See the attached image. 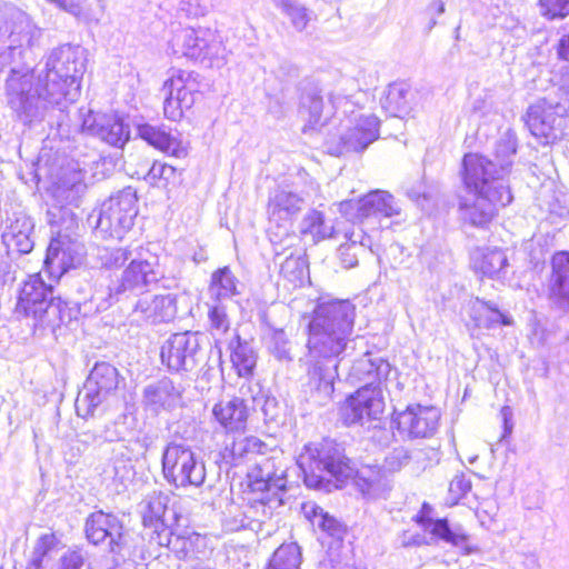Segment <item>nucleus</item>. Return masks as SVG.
<instances>
[{"label":"nucleus","mask_w":569,"mask_h":569,"mask_svg":"<svg viewBox=\"0 0 569 569\" xmlns=\"http://www.w3.org/2000/svg\"><path fill=\"white\" fill-rule=\"evenodd\" d=\"M86 61L82 47L60 46L50 52L44 69L37 74L36 84L32 69L12 67L6 81L8 106L24 123L43 119L53 107L63 111L80 94Z\"/></svg>","instance_id":"obj_1"},{"label":"nucleus","mask_w":569,"mask_h":569,"mask_svg":"<svg viewBox=\"0 0 569 569\" xmlns=\"http://www.w3.org/2000/svg\"><path fill=\"white\" fill-rule=\"evenodd\" d=\"M517 151L516 138L507 133L496 146L495 160L468 153L462 160V180L468 193L460 197L459 210L465 222L486 228L500 208L512 201L506 178Z\"/></svg>","instance_id":"obj_2"},{"label":"nucleus","mask_w":569,"mask_h":569,"mask_svg":"<svg viewBox=\"0 0 569 569\" xmlns=\"http://www.w3.org/2000/svg\"><path fill=\"white\" fill-rule=\"evenodd\" d=\"M353 320L355 306L348 300L322 302L313 309L308 339L313 363L309 376L315 387L326 395L333 391V382L338 377V358L350 340Z\"/></svg>","instance_id":"obj_3"},{"label":"nucleus","mask_w":569,"mask_h":569,"mask_svg":"<svg viewBox=\"0 0 569 569\" xmlns=\"http://www.w3.org/2000/svg\"><path fill=\"white\" fill-rule=\"evenodd\" d=\"M299 114L306 122L303 132L320 130L332 117L338 106H343V112H350L345 124V131L339 139L329 138L326 141L327 151L332 156L347 152H362L379 138V119L372 113H362L352 109V103L346 98L331 93L329 106H325L320 90L312 82L305 80L298 87Z\"/></svg>","instance_id":"obj_4"},{"label":"nucleus","mask_w":569,"mask_h":569,"mask_svg":"<svg viewBox=\"0 0 569 569\" xmlns=\"http://www.w3.org/2000/svg\"><path fill=\"white\" fill-rule=\"evenodd\" d=\"M297 467L303 473L308 487H317L326 472L339 482L355 473V483L362 495L375 497L386 486L385 476L378 467H362L355 472L351 461L345 455V448L332 439H323L318 443H310L297 458Z\"/></svg>","instance_id":"obj_5"},{"label":"nucleus","mask_w":569,"mask_h":569,"mask_svg":"<svg viewBox=\"0 0 569 569\" xmlns=\"http://www.w3.org/2000/svg\"><path fill=\"white\" fill-rule=\"evenodd\" d=\"M161 278L159 257L149 247L139 244L121 272H104L96 279L91 300L98 311L107 310L113 303L149 292Z\"/></svg>","instance_id":"obj_6"},{"label":"nucleus","mask_w":569,"mask_h":569,"mask_svg":"<svg viewBox=\"0 0 569 569\" xmlns=\"http://www.w3.org/2000/svg\"><path fill=\"white\" fill-rule=\"evenodd\" d=\"M42 271L28 277L21 284L14 312L31 317L34 326L48 328L52 332L61 326H69L78 319L77 303H70L56 296L53 284L46 283Z\"/></svg>","instance_id":"obj_7"},{"label":"nucleus","mask_w":569,"mask_h":569,"mask_svg":"<svg viewBox=\"0 0 569 569\" xmlns=\"http://www.w3.org/2000/svg\"><path fill=\"white\" fill-rule=\"evenodd\" d=\"M50 214L53 218L59 217V220H51V223L61 228L58 236L52 238L48 246L42 272L50 280L58 281L69 269L81 262L82 247L68 234L61 233L62 229L69 231L77 227V218L71 209L61 207L58 209V213L50 212Z\"/></svg>","instance_id":"obj_8"},{"label":"nucleus","mask_w":569,"mask_h":569,"mask_svg":"<svg viewBox=\"0 0 569 569\" xmlns=\"http://www.w3.org/2000/svg\"><path fill=\"white\" fill-rule=\"evenodd\" d=\"M300 232L303 236H310L313 242L337 237L340 229L326 224L323 216L319 211H311L301 222ZM342 242L338 248V257L343 268L349 269L358 264V254L365 247L370 246V238L363 230L353 226L345 228L342 231Z\"/></svg>","instance_id":"obj_9"},{"label":"nucleus","mask_w":569,"mask_h":569,"mask_svg":"<svg viewBox=\"0 0 569 569\" xmlns=\"http://www.w3.org/2000/svg\"><path fill=\"white\" fill-rule=\"evenodd\" d=\"M526 124L532 136L542 139L546 144L561 139L569 128V99H540L529 107Z\"/></svg>","instance_id":"obj_10"},{"label":"nucleus","mask_w":569,"mask_h":569,"mask_svg":"<svg viewBox=\"0 0 569 569\" xmlns=\"http://www.w3.org/2000/svg\"><path fill=\"white\" fill-rule=\"evenodd\" d=\"M120 381V373L114 366L104 361L97 362L76 399L78 416H92L99 406L116 395Z\"/></svg>","instance_id":"obj_11"},{"label":"nucleus","mask_w":569,"mask_h":569,"mask_svg":"<svg viewBox=\"0 0 569 569\" xmlns=\"http://www.w3.org/2000/svg\"><path fill=\"white\" fill-rule=\"evenodd\" d=\"M137 213L136 191L128 187L101 204L96 230L104 238L121 239L123 233L132 227Z\"/></svg>","instance_id":"obj_12"},{"label":"nucleus","mask_w":569,"mask_h":569,"mask_svg":"<svg viewBox=\"0 0 569 569\" xmlns=\"http://www.w3.org/2000/svg\"><path fill=\"white\" fill-rule=\"evenodd\" d=\"M162 471L168 482L176 487H200L206 480L204 463L190 447L171 442L162 453Z\"/></svg>","instance_id":"obj_13"},{"label":"nucleus","mask_w":569,"mask_h":569,"mask_svg":"<svg viewBox=\"0 0 569 569\" xmlns=\"http://www.w3.org/2000/svg\"><path fill=\"white\" fill-rule=\"evenodd\" d=\"M84 532L89 542L102 545L114 557L124 558L130 548V533L122 520L113 513L102 510L88 516Z\"/></svg>","instance_id":"obj_14"},{"label":"nucleus","mask_w":569,"mask_h":569,"mask_svg":"<svg viewBox=\"0 0 569 569\" xmlns=\"http://www.w3.org/2000/svg\"><path fill=\"white\" fill-rule=\"evenodd\" d=\"M206 345L198 331L173 333L161 347V361L172 372L192 371L203 360Z\"/></svg>","instance_id":"obj_15"},{"label":"nucleus","mask_w":569,"mask_h":569,"mask_svg":"<svg viewBox=\"0 0 569 569\" xmlns=\"http://www.w3.org/2000/svg\"><path fill=\"white\" fill-rule=\"evenodd\" d=\"M244 388V386L240 387V396L222 399L212 408L214 420L228 437L246 431L249 417L256 410L258 393H261V389L258 385L248 386L247 391Z\"/></svg>","instance_id":"obj_16"},{"label":"nucleus","mask_w":569,"mask_h":569,"mask_svg":"<svg viewBox=\"0 0 569 569\" xmlns=\"http://www.w3.org/2000/svg\"><path fill=\"white\" fill-rule=\"evenodd\" d=\"M169 47L174 56L203 61L219 56L221 42L210 29L183 28L173 34Z\"/></svg>","instance_id":"obj_17"},{"label":"nucleus","mask_w":569,"mask_h":569,"mask_svg":"<svg viewBox=\"0 0 569 569\" xmlns=\"http://www.w3.org/2000/svg\"><path fill=\"white\" fill-rule=\"evenodd\" d=\"M382 390L378 386H362L351 395L340 408V416L346 426L360 425L377 420L383 412Z\"/></svg>","instance_id":"obj_18"},{"label":"nucleus","mask_w":569,"mask_h":569,"mask_svg":"<svg viewBox=\"0 0 569 569\" xmlns=\"http://www.w3.org/2000/svg\"><path fill=\"white\" fill-rule=\"evenodd\" d=\"M440 411L436 407L409 406L395 418L398 432L408 439L430 438L439 426Z\"/></svg>","instance_id":"obj_19"},{"label":"nucleus","mask_w":569,"mask_h":569,"mask_svg":"<svg viewBox=\"0 0 569 569\" xmlns=\"http://www.w3.org/2000/svg\"><path fill=\"white\" fill-rule=\"evenodd\" d=\"M82 130L116 148H122L130 138L128 124L113 113H93L89 110L82 120Z\"/></svg>","instance_id":"obj_20"},{"label":"nucleus","mask_w":569,"mask_h":569,"mask_svg":"<svg viewBox=\"0 0 569 569\" xmlns=\"http://www.w3.org/2000/svg\"><path fill=\"white\" fill-rule=\"evenodd\" d=\"M33 219L23 210L7 213L1 234L2 243L8 250H14L20 254L32 251L36 242Z\"/></svg>","instance_id":"obj_21"},{"label":"nucleus","mask_w":569,"mask_h":569,"mask_svg":"<svg viewBox=\"0 0 569 569\" xmlns=\"http://www.w3.org/2000/svg\"><path fill=\"white\" fill-rule=\"evenodd\" d=\"M186 76L189 77L184 71H173L172 76L163 83V112L169 120H179L183 110L190 109L194 103V93L187 87Z\"/></svg>","instance_id":"obj_22"},{"label":"nucleus","mask_w":569,"mask_h":569,"mask_svg":"<svg viewBox=\"0 0 569 569\" xmlns=\"http://www.w3.org/2000/svg\"><path fill=\"white\" fill-rule=\"evenodd\" d=\"M283 198L280 194H276L270 199L268 206V226H267V236L270 241L273 251V260L269 266L270 271H277L279 277H281L282 271L284 270V257L282 256L284 252V207H283Z\"/></svg>","instance_id":"obj_23"},{"label":"nucleus","mask_w":569,"mask_h":569,"mask_svg":"<svg viewBox=\"0 0 569 569\" xmlns=\"http://www.w3.org/2000/svg\"><path fill=\"white\" fill-rule=\"evenodd\" d=\"M132 315L150 323L170 322L177 316V298L171 293L140 297L132 307Z\"/></svg>","instance_id":"obj_24"},{"label":"nucleus","mask_w":569,"mask_h":569,"mask_svg":"<svg viewBox=\"0 0 569 569\" xmlns=\"http://www.w3.org/2000/svg\"><path fill=\"white\" fill-rule=\"evenodd\" d=\"M549 299L558 308L569 310V252H557L551 259Z\"/></svg>","instance_id":"obj_25"},{"label":"nucleus","mask_w":569,"mask_h":569,"mask_svg":"<svg viewBox=\"0 0 569 569\" xmlns=\"http://www.w3.org/2000/svg\"><path fill=\"white\" fill-rule=\"evenodd\" d=\"M360 218H393L401 214V207L388 191L375 190L365 196L358 207Z\"/></svg>","instance_id":"obj_26"},{"label":"nucleus","mask_w":569,"mask_h":569,"mask_svg":"<svg viewBox=\"0 0 569 569\" xmlns=\"http://www.w3.org/2000/svg\"><path fill=\"white\" fill-rule=\"evenodd\" d=\"M390 373L391 366L387 360L367 352L355 361L350 377L359 382H365V386L372 383V386L380 387V382L387 380Z\"/></svg>","instance_id":"obj_27"},{"label":"nucleus","mask_w":569,"mask_h":569,"mask_svg":"<svg viewBox=\"0 0 569 569\" xmlns=\"http://www.w3.org/2000/svg\"><path fill=\"white\" fill-rule=\"evenodd\" d=\"M180 399V388L176 387L168 378L149 383L143 389V402L154 411L159 409H171L178 405Z\"/></svg>","instance_id":"obj_28"},{"label":"nucleus","mask_w":569,"mask_h":569,"mask_svg":"<svg viewBox=\"0 0 569 569\" xmlns=\"http://www.w3.org/2000/svg\"><path fill=\"white\" fill-rule=\"evenodd\" d=\"M263 340L268 350L278 359L284 357V331L281 306L271 305L263 313Z\"/></svg>","instance_id":"obj_29"},{"label":"nucleus","mask_w":569,"mask_h":569,"mask_svg":"<svg viewBox=\"0 0 569 569\" xmlns=\"http://www.w3.org/2000/svg\"><path fill=\"white\" fill-rule=\"evenodd\" d=\"M138 134L148 144L177 158L186 154L181 142L160 127L148 123L138 126Z\"/></svg>","instance_id":"obj_30"},{"label":"nucleus","mask_w":569,"mask_h":569,"mask_svg":"<svg viewBox=\"0 0 569 569\" xmlns=\"http://www.w3.org/2000/svg\"><path fill=\"white\" fill-rule=\"evenodd\" d=\"M472 264L476 271L492 278L508 266V258L499 248L477 249L472 253Z\"/></svg>","instance_id":"obj_31"},{"label":"nucleus","mask_w":569,"mask_h":569,"mask_svg":"<svg viewBox=\"0 0 569 569\" xmlns=\"http://www.w3.org/2000/svg\"><path fill=\"white\" fill-rule=\"evenodd\" d=\"M421 525L439 539L460 548L468 543L469 536L460 525H450L447 519H421Z\"/></svg>","instance_id":"obj_32"},{"label":"nucleus","mask_w":569,"mask_h":569,"mask_svg":"<svg viewBox=\"0 0 569 569\" xmlns=\"http://www.w3.org/2000/svg\"><path fill=\"white\" fill-rule=\"evenodd\" d=\"M411 90L403 82H393L388 86L381 99L382 108L393 117H400L409 110Z\"/></svg>","instance_id":"obj_33"},{"label":"nucleus","mask_w":569,"mask_h":569,"mask_svg":"<svg viewBox=\"0 0 569 569\" xmlns=\"http://www.w3.org/2000/svg\"><path fill=\"white\" fill-rule=\"evenodd\" d=\"M246 431H240L230 437V443H227L228 450L234 460L250 458L258 453H264L267 445L254 436H246Z\"/></svg>","instance_id":"obj_34"},{"label":"nucleus","mask_w":569,"mask_h":569,"mask_svg":"<svg viewBox=\"0 0 569 569\" xmlns=\"http://www.w3.org/2000/svg\"><path fill=\"white\" fill-rule=\"evenodd\" d=\"M17 18L20 20L21 29L19 31L16 29L10 31L11 44L6 50L0 51V67L9 63L16 54L20 56L22 53L21 48L24 44L31 47V26L24 14L18 13Z\"/></svg>","instance_id":"obj_35"},{"label":"nucleus","mask_w":569,"mask_h":569,"mask_svg":"<svg viewBox=\"0 0 569 569\" xmlns=\"http://www.w3.org/2000/svg\"><path fill=\"white\" fill-rule=\"evenodd\" d=\"M138 246L139 244H130L127 247H112L100 250L99 260L102 269L98 277L104 272L112 273V269L126 267V263H129L133 253L138 251Z\"/></svg>","instance_id":"obj_36"},{"label":"nucleus","mask_w":569,"mask_h":569,"mask_svg":"<svg viewBox=\"0 0 569 569\" xmlns=\"http://www.w3.org/2000/svg\"><path fill=\"white\" fill-rule=\"evenodd\" d=\"M406 196L422 210H426L438 198L439 186L435 181L420 179L406 187Z\"/></svg>","instance_id":"obj_37"},{"label":"nucleus","mask_w":569,"mask_h":569,"mask_svg":"<svg viewBox=\"0 0 569 569\" xmlns=\"http://www.w3.org/2000/svg\"><path fill=\"white\" fill-rule=\"evenodd\" d=\"M472 318L477 327L491 328L497 325H509L506 316L502 315L496 303L477 299L472 305Z\"/></svg>","instance_id":"obj_38"},{"label":"nucleus","mask_w":569,"mask_h":569,"mask_svg":"<svg viewBox=\"0 0 569 569\" xmlns=\"http://www.w3.org/2000/svg\"><path fill=\"white\" fill-rule=\"evenodd\" d=\"M169 497L153 493L142 502V518L144 526H152L156 521L166 525Z\"/></svg>","instance_id":"obj_39"},{"label":"nucleus","mask_w":569,"mask_h":569,"mask_svg":"<svg viewBox=\"0 0 569 569\" xmlns=\"http://www.w3.org/2000/svg\"><path fill=\"white\" fill-rule=\"evenodd\" d=\"M57 538L53 533H46L36 541L27 569H43L51 560L57 547Z\"/></svg>","instance_id":"obj_40"},{"label":"nucleus","mask_w":569,"mask_h":569,"mask_svg":"<svg viewBox=\"0 0 569 569\" xmlns=\"http://www.w3.org/2000/svg\"><path fill=\"white\" fill-rule=\"evenodd\" d=\"M236 278L228 267L218 269L212 273L209 292L211 297L220 300L236 293Z\"/></svg>","instance_id":"obj_41"},{"label":"nucleus","mask_w":569,"mask_h":569,"mask_svg":"<svg viewBox=\"0 0 569 569\" xmlns=\"http://www.w3.org/2000/svg\"><path fill=\"white\" fill-rule=\"evenodd\" d=\"M87 189L83 182V173L80 170H73L69 178L61 179L58 186L59 196L63 197L69 204H76Z\"/></svg>","instance_id":"obj_42"},{"label":"nucleus","mask_w":569,"mask_h":569,"mask_svg":"<svg viewBox=\"0 0 569 569\" xmlns=\"http://www.w3.org/2000/svg\"><path fill=\"white\" fill-rule=\"evenodd\" d=\"M233 368L240 377H247L252 373L256 367V355L248 343L238 342V346L231 352Z\"/></svg>","instance_id":"obj_43"},{"label":"nucleus","mask_w":569,"mask_h":569,"mask_svg":"<svg viewBox=\"0 0 569 569\" xmlns=\"http://www.w3.org/2000/svg\"><path fill=\"white\" fill-rule=\"evenodd\" d=\"M283 477V475L281 476ZM280 483L264 482L266 495L261 498L260 503L263 507V513L271 517L276 509L284 503V481L279 479Z\"/></svg>","instance_id":"obj_44"},{"label":"nucleus","mask_w":569,"mask_h":569,"mask_svg":"<svg viewBox=\"0 0 569 569\" xmlns=\"http://www.w3.org/2000/svg\"><path fill=\"white\" fill-rule=\"evenodd\" d=\"M287 269L290 270V278L287 280L293 283V288H303L310 284L309 266L303 257L287 258Z\"/></svg>","instance_id":"obj_45"},{"label":"nucleus","mask_w":569,"mask_h":569,"mask_svg":"<svg viewBox=\"0 0 569 569\" xmlns=\"http://www.w3.org/2000/svg\"><path fill=\"white\" fill-rule=\"evenodd\" d=\"M538 7L547 20H561L569 16V0H539Z\"/></svg>","instance_id":"obj_46"},{"label":"nucleus","mask_w":569,"mask_h":569,"mask_svg":"<svg viewBox=\"0 0 569 569\" xmlns=\"http://www.w3.org/2000/svg\"><path fill=\"white\" fill-rule=\"evenodd\" d=\"M261 402L266 423L282 426L284 420L279 401L274 397L261 395L260 397L258 396V402H256V406Z\"/></svg>","instance_id":"obj_47"},{"label":"nucleus","mask_w":569,"mask_h":569,"mask_svg":"<svg viewBox=\"0 0 569 569\" xmlns=\"http://www.w3.org/2000/svg\"><path fill=\"white\" fill-rule=\"evenodd\" d=\"M208 317L213 336H222L229 330L230 321L222 306L211 307Z\"/></svg>","instance_id":"obj_48"},{"label":"nucleus","mask_w":569,"mask_h":569,"mask_svg":"<svg viewBox=\"0 0 569 569\" xmlns=\"http://www.w3.org/2000/svg\"><path fill=\"white\" fill-rule=\"evenodd\" d=\"M287 17H289L292 27L297 31L305 30L312 17L311 13L302 6L291 4L287 2Z\"/></svg>","instance_id":"obj_49"},{"label":"nucleus","mask_w":569,"mask_h":569,"mask_svg":"<svg viewBox=\"0 0 569 569\" xmlns=\"http://www.w3.org/2000/svg\"><path fill=\"white\" fill-rule=\"evenodd\" d=\"M410 460V455L408 450L403 447L395 448L388 456L385 458V468L395 472L400 470L405 465H407Z\"/></svg>","instance_id":"obj_50"},{"label":"nucleus","mask_w":569,"mask_h":569,"mask_svg":"<svg viewBox=\"0 0 569 569\" xmlns=\"http://www.w3.org/2000/svg\"><path fill=\"white\" fill-rule=\"evenodd\" d=\"M84 563V558L80 551H69L60 559L59 569H81Z\"/></svg>","instance_id":"obj_51"},{"label":"nucleus","mask_w":569,"mask_h":569,"mask_svg":"<svg viewBox=\"0 0 569 569\" xmlns=\"http://www.w3.org/2000/svg\"><path fill=\"white\" fill-rule=\"evenodd\" d=\"M316 526L332 537H339L342 532L340 523L335 518L328 516V513L320 516Z\"/></svg>","instance_id":"obj_52"},{"label":"nucleus","mask_w":569,"mask_h":569,"mask_svg":"<svg viewBox=\"0 0 569 569\" xmlns=\"http://www.w3.org/2000/svg\"><path fill=\"white\" fill-rule=\"evenodd\" d=\"M301 562L302 553L298 543H287V569H300Z\"/></svg>","instance_id":"obj_53"},{"label":"nucleus","mask_w":569,"mask_h":569,"mask_svg":"<svg viewBox=\"0 0 569 569\" xmlns=\"http://www.w3.org/2000/svg\"><path fill=\"white\" fill-rule=\"evenodd\" d=\"M450 491L457 496H465L471 490V481L463 473L455 476L450 482Z\"/></svg>","instance_id":"obj_54"},{"label":"nucleus","mask_w":569,"mask_h":569,"mask_svg":"<svg viewBox=\"0 0 569 569\" xmlns=\"http://www.w3.org/2000/svg\"><path fill=\"white\" fill-rule=\"evenodd\" d=\"M493 110V101L489 93L479 97L473 101L472 111L479 116H486Z\"/></svg>","instance_id":"obj_55"},{"label":"nucleus","mask_w":569,"mask_h":569,"mask_svg":"<svg viewBox=\"0 0 569 569\" xmlns=\"http://www.w3.org/2000/svg\"><path fill=\"white\" fill-rule=\"evenodd\" d=\"M303 515L313 525H317V521H319L320 516H323L325 512L322 508L317 506L315 502H306L301 507Z\"/></svg>","instance_id":"obj_56"},{"label":"nucleus","mask_w":569,"mask_h":569,"mask_svg":"<svg viewBox=\"0 0 569 569\" xmlns=\"http://www.w3.org/2000/svg\"><path fill=\"white\" fill-rule=\"evenodd\" d=\"M512 409L509 406H505L500 410V417L503 423V433L501 439H505L512 432L513 422H512Z\"/></svg>","instance_id":"obj_57"},{"label":"nucleus","mask_w":569,"mask_h":569,"mask_svg":"<svg viewBox=\"0 0 569 569\" xmlns=\"http://www.w3.org/2000/svg\"><path fill=\"white\" fill-rule=\"evenodd\" d=\"M266 569H284L283 545L273 552Z\"/></svg>","instance_id":"obj_58"},{"label":"nucleus","mask_w":569,"mask_h":569,"mask_svg":"<svg viewBox=\"0 0 569 569\" xmlns=\"http://www.w3.org/2000/svg\"><path fill=\"white\" fill-rule=\"evenodd\" d=\"M146 179L151 183L163 180V163L154 161L147 172Z\"/></svg>","instance_id":"obj_59"},{"label":"nucleus","mask_w":569,"mask_h":569,"mask_svg":"<svg viewBox=\"0 0 569 569\" xmlns=\"http://www.w3.org/2000/svg\"><path fill=\"white\" fill-rule=\"evenodd\" d=\"M305 203L303 198L292 193L287 192V213L299 210L301 204Z\"/></svg>","instance_id":"obj_60"},{"label":"nucleus","mask_w":569,"mask_h":569,"mask_svg":"<svg viewBox=\"0 0 569 569\" xmlns=\"http://www.w3.org/2000/svg\"><path fill=\"white\" fill-rule=\"evenodd\" d=\"M11 263L8 256L0 251V283L4 282L6 277L9 274Z\"/></svg>","instance_id":"obj_61"},{"label":"nucleus","mask_w":569,"mask_h":569,"mask_svg":"<svg viewBox=\"0 0 569 569\" xmlns=\"http://www.w3.org/2000/svg\"><path fill=\"white\" fill-rule=\"evenodd\" d=\"M558 54L562 60L569 62V33L565 34L558 46Z\"/></svg>","instance_id":"obj_62"},{"label":"nucleus","mask_w":569,"mask_h":569,"mask_svg":"<svg viewBox=\"0 0 569 569\" xmlns=\"http://www.w3.org/2000/svg\"><path fill=\"white\" fill-rule=\"evenodd\" d=\"M179 173L173 166L163 163V181L166 183L176 182Z\"/></svg>","instance_id":"obj_63"},{"label":"nucleus","mask_w":569,"mask_h":569,"mask_svg":"<svg viewBox=\"0 0 569 569\" xmlns=\"http://www.w3.org/2000/svg\"><path fill=\"white\" fill-rule=\"evenodd\" d=\"M177 542H181L182 545V548L180 550H176L178 558L187 559L189 557V550H187V543H189V540L177 539Z\"/></svg>","instance_id":"obj_64"}]
</instances>
